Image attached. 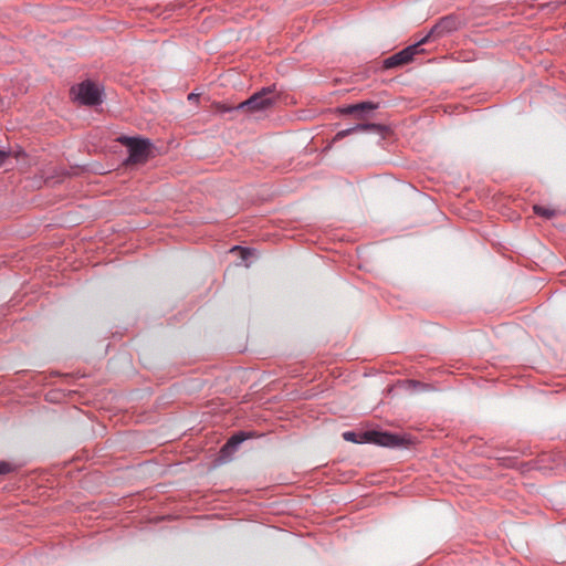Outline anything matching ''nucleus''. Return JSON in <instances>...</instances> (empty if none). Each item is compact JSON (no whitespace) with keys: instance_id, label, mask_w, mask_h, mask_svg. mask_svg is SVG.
I'll return each instance as SVG.
<instances>
[{"instance_id":"1","label":"nucleus","mask_w":566,"mask_h":566,"mask_svg":"<svg viewBox=\"0 0 566 566\" xmlns=\"http://www.w3.org/2000/svg\"><path fill=\"white\" fill-rule=\"evenodd\" d=\"M343 438L346 441L354 443H375L381 447H398L403 443V439L394 433L389 432H380L375 430L355 432V431H345L343 433Z\"/></svg>"},{"instance_id":"2","label":"nucleus","mask_w":566,"mask_h":566,"mask_svg":"<svg viewBox=\"0 0 566 566\" xmlns=\"http://www.w3.org/2000/svg\"><path fill=\"white\" fill-rule=\"evenodd\" d=\"M117 140L127 147L128 157L125 160L126 165L144 164L148 160L151 148L149 139L120 136Z\"/></svg>"},{"instance_id":"3","label":"nucleus","mask_w":566,"mask_h":566,"mask_svg":"<svg viewBox=\"0 0 566 566\" xmlns=\"http://www.w3.org/2000/svg\"><path fill=\"white\" fill-rule=\"evenodd\" d=\"M275 85L261 88L251 95L248 99L239 103L235 108L247 109L251 113L265 111L276 103Z\"/></svg>"},{"instance_id":"4","label":"nucleus","mask_w":566,"mask_h":566,"mask_svg":"<svg viewBox=\"0 0 566 566\" xmlns=\"http://www.w3.org/2000/svg\"><path fill=\"white\" fill-rule=\"evenodd\" d=\"M461 27V19L454 14H449L440 18L424 38H427V42L430 39H441L458 31Z\"/></svg>"},{"instance_id":"5","label":"nucleus","mask_w":566,"mask_h":566,"mask_svg":"<svg viewBox=\"0 0 566 566\" xmlns=\"http://www.w3.org/2000/svg\"><path fill=\"white\" fill-rule=\"evenodd\" d=\"M75 98L83 105L95 106L102 103L101 91L92 81H84L72 87Z\"/></svg>"},{"instance_id":"6","label":"nucleus","mask_w":566,"mask_h":566,"mask_svg":"<svg viewBox=\"0 0 566 566\" xmlns=\"http://www.w3.org/2000/svg\"><path fill=\"white\" fill-rule=\"evenodd\" d=\"M427 43V38H422L417 43L408 45L403 50L392 54L384 61V66L386 69H392L399 65L407 64L413 60V56L421 53L422 49L420 46Z\"/></svg>"},{"instance_id":"7","label":"nucleus","mask_w":566,"mask_h":566,"mask_svg":"<svg viewBox=\"0 0 566 566\" xmlns=\"http://www.w3.org/2000/svg\"><path fill=\"white\" fill-rule=\"evenodd\" d=\"M386 130V127L381 124H375V123H360L356 124L353 127L339 130L335 135V140H340L344 137L354 134V133H375V134H382Z\"/></svg>"},{"instance_id":"8","label":"nucleus","mask_w":566,"mask_h":566,"mask_svg":"<svg viewBox=\"0 0 566 566\" xmlns=\"http://www.w3.org/2000/svg\"><path fill=\"white\" fill-rule=\"evenodd\" d=\"M378 107L377 104L373 102H361L358 104L347 105L338 108L340 114L349 115L356 114L358 117H361V114L367 111H374Z\"/></svg>"},{"instance_id":"9","label":"nucleus","mask_w":566,"mask_h":566,"mask_svg":"<svg viewBox=\"0 0 566 566\" xmlns=\"http://www.w3.org/2000/svg\"><path fill=\"white\" fill-rule=\"evenodd\" d=\"M250 437L249 433L244 431H240L234 433L228 442L223 446L222 450L226 451L228 449L235 450L244 440H247Z\"/></svg>"},{"instance_id":"10","label":"nucleus","mask_w":566,"mask_h":566,"mask_svg":"<svg viewBox=\"0 0 566 566\" xmlns=\"http://www.w3.org/2000/svg\"><path fill=\"white\" fill-rule=\"evenodd\" d=\"M533 210H534V213L539 216V217H544L546 219H551L552 217L555 216V211L549 209V208H546V207H543V206H538V205H535L533 207Z\"/></svg>"},{"instance_id":"11","label":"nucleus","mask_w":566,"mask_h":566,"mask_svg":"<svg viewBox=\"0 0 566 566\" xmlns=\"http://www.w3.org/2000/svg\"><path fill=\"white\" fill-rule=\"evenodd\" d=\"M500 464L506 468H515L517 465L516 457H502L499 458Z\"/></svg>"},{"instance_id":"12","label":"nucleus","mask_w":566,"mask_h":566,"mask_svg":"<svg viewBox=\"0 0 566 566\" xmlns=\"http://www.w3.org/2000/svg\"><path fill=\"white\" fill-rule=\"evenodd\" d=\"M14 471V465L7 462V461H0V475L8 474L10 472Z\"/></svg>"},{"instance_id":"13","label":"nucleus","mask_w":566,"mask_h":566,"mask_svg":"<svg viewBox=\"0 0 566 566\" xmlns=\"http://www.w3.org/2000/svg\"><path fill=\"white\" fill-rule=\"evenodd\" d=\"M216 109H217V112H219L221 114H224V113H229V112L234 111L235 106L233 107V106H228L226 104H220L219 103V104L216 105ZM237 111H239V109L237 108Z\"/></svg>"},{"instance_id":"14","label":"nucleus","mask_w":566,"mask_h":566,"mask_svg":"<svg viewBox=\"0 0 566 566\" xmlns=\"http://www.w3.org/2000/svg\"><path fill=\"white\" fill-rule=\"evenodd\" d=\"M235 249H240V251H241V256H242V259H244V260H245V259H248V256H250V255H251V250H250V249H248V248L234 247V248H233V250H235Z\"/></svg>"},{"instance_id":"15","label":"nucleus","mask_w":566,"mask_h":566,"mask_svg":"<svg viewBox=\"0 0 566 566\" xmlns=\"http://www.w3.org/2000/svg\"><path fill=\"white\" fill-rule=\"evenodd\" d=\"M9 157V151H4L0 149V167L4 164L7 158Z\"/></svg>"},{"instance_id":"16","label":"nucleus","mask_w":566,"mask_h":566,"mask_svg":"<svg viewBox=\"0 0 566 566\" xmlns=\"http://www.w3.org/2000/svg\"><path fill=\"white\" fill-rule=\"evenodd\" d=\"M198 99H199V95L196 93H190L188 95V101H198Z\"/></svg>"}]
</instances>
